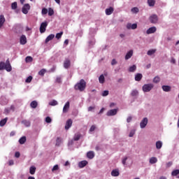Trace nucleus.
<instances>
[{"label": "nucleus", "mask_w": 179, "mask_h": 179, "mask_svg": "<svg viewBox=\"0 0 179 179\" xmlns=\"http://www.w3.org/2000/svg\"><path fill=\"white\" fill-rule=\"evenodd\" d=\"M111 65H117V60H115V59L112 60Z\"/></svg>", "instance_id": "nucleus-57"}, {"label": "nucleus", "mask_w": 179, "mask_h": 179, "mask_svg": "<svg viewBox=\"0 0 179 179\" xmlns=\"http://www.w3.org/2000/svg\"><path fill=\"white\" fill-rule=\"evenodd\" d=\"M79 139H80V134H75L73 140L79 141Z\"/></svg>", "instance_id": "nucleus-51"}, {"label": "nucleus", "mask_w": 179, "mask_h": 179, "mask_svg": "<svg viewBox=\"0 0 179 179\" xmlns=\"http://www.w3.org/2000/svg\"><path fill=\"white\" fill-rule=\"evenodd\" d=\"M59 166H58V164H56L52 169V171H57V170H59Z\"/></svg>", "instance_id": "nucleus-53"}, {"label": "nucleus", "mask_w": 179, "mask_h": 179, "mask_svg": "<svg viewBox=\"0 0 179 179\" xmlns=\"http://www.w3.org/2000/svg\"><path fill=\"white\" fill-rule=\"evenodd\" d=\"M136 71V65H133L129 68V72H135Z\"/></svg>", "instance_id": "nucleus-35"}, {"label": "nucleus", "mask_w": 179, "mask_h": 179, "mask_svg": "<svg viewBox=\"0 0 179 179\" xmlns=\"http://www.w3.org/2000/svg\"><path fill=\"white\" fill-rule=\"evenodd\" d=\"M132 121V117L131 116H129L127 119V122L129 123Z\"/></svg>", "instance_id": "nucleus-58"}, {"label": "nucleus", "mask_w": 179, "mask_h": 179, "mask_svg": "<svg viewBox=\"0 0 179 179\" xmlns=\"http://www.w3.org/2000/svg\"><path fill=\"white\" fill-rule=\"evenodd\" d=\"M49 106H58V101H57L56 100H52V101L49 102Z\"/></svg>", "instance_id": "nucleus-39"}, {"label": "nucleus", "mask_w": 179, "mask_h": 179, "mask_svg": "<svg viewBox=\"0 0 179 179\" xmlns=\"http://www.w3.org/2000/svg\"><path fill=\"white\" fill-rule=\"evenodd\" d=\"M29 173L30 174H31L32 176L34 174H35L36 173V167L34 166H32L29 168Z\"/></svg>", "instance_id": "nucleus-32"}, {"label": "nucleus", "mask_w": 179, "mask_h": 179, "mask_svg": "<svg viewBox=\"0 0 179 179\" xmlns=\"http://www.w3.org/2000/svg\"><path fill=\"white\" fill-rule=\"evenodd\" d=\"M52 122V119H51V117L48 116L45 117V122H47V124H51Z\"/></svg>", "instance_id": "nucleus-47"}, {"label": "nucleus", "mask_w": 179, "mask_h": 179, "mask_svg": "<svg viewBox=\"0 0 179 179\" xmlns=\"http://www.w3.org/2000/svg\"><path fill=\"white\" fill-rule=\"evenodd\" d=\"M110 92H108V90H105L102 92L101 96H103V97H106V96H108Z\"/></svg>", "instance_id": "nucleus-50"}, {"label": "nucleus", "mask_w": 179, "mask_h": 179, "mask_svg": "<svg viewBox=\"0 0 179 179\" xmlns=\"http://www.w3.org/2000/svg\"><path fill=\"white\" fill-rule=\"evenodd\" d=\"M15 157L19 158L20 157V152H16L15 154Z\"/></svg>", "instance_id": "nucleus-60"}, {"label": "nucleus", "mask_w": 179, "mask_h": 179, "mask_svg": "<svg viewBox=\"0 0 179 179\" xmlns=\"http://www.w3.org/2000/svg\"><path fill=\"white\" fill-rule=\"evenodd\" d=\"M69 107H70V103L69 101H67L63 107L64 114H66V113H68V111H69Z\"/></svg>", "instance_id": "nucleus-13"}, {"label": "nucleus", "mask_w": 179, "mask_h": 179, "mask_svg": "<svg viewBox=\"0 0 179 179\" xmlns=\"http://www.w3.org/2000/svg\"><path fill=\"white\" fill-rule=\"evenodd\" d=\"M48 26V22H42L40 26V33H45V30Z\"/></svg>", "instance_id": "nucleus-7"}, {"label": "nucleus", "mask_w": 179, "mask_h": 179, "mask_svg": "<svg viewBox=\"0 0 179 179\" xmlns=\"http://www.w3.org/2000/svg\"><path fill=\"white\" fill-rule=\"evenodd\" d=\"M5 69L7 72H10L12 71V66L9 62V59L6 61V63L3 62H0V71H3Z\"/></svg>", "instance_id": "nucleus-1"}, {"label": "nucleus", "mask_w": 179, "mask_h": 179, "mask_svg": "<svg viewBox=\"0 0 179 179\" xmlns=\"http://www.w3.org/2000/svg\"><path fill=\"white\" fill-rule=\"evenodd\" d=\"M130 94L132 97H136V96H139V91L138 90H133Z\"/></svg>", "instance_id": "nucleus-19"}, {"label": "nucleus", "mask_w": 179, "mask_h": 179, "mask_svg": "<svg viewBox=\"0 0 179 179\" xmlns=\"http://www.w3.org/2000/svg\"><path fill=\"white\" fill-rule=\"evenodd\" d=\"M117 111V109H111L107 112L106 115L108 117H112L113 115H116Z\"/></svg>", "instance_id": "nucleus-9"}, {"label": "nucleus", "mask_w": 179, "mask_h": 179, "mask_svg": "<svg viewBox=\"0 0 179 179\" xmlns=\"http://www.w3.org/2000/svg\"><path fill=\"white\" fill-rule=\"evenodd\" d=\"M105 12L106 15H110L114 12V8L113 7H110L109 8H106Z\"/></svg>", "instance_id": "nucleus-18"}, {"label": "nucleus", "mask_w": 179, "mask_h": 179, "mask_svg": "<svg viewBox=\"0 0 179 179\" xmlns=\"http://www.w3.org/2000/svg\"><path fill=\"white\" fill-rule=\"evenodd\" d=\"M96 129V126L92 125L90 129V132H93Z\"/></svg>", "instance_id": "nucleus-54"}, {"label": "nucleus", "mask_w": 179, "mask_h": 179, "mask_svg": "<svg viewBox=\"0 0 179 179\" xmlns=\"http://www.w3.org/2000/svg\"><path fill=\"white\" fill-rule=\"evenodd\" d=\"M22 124L25 125V127H30V125H31L30 121L26 120H22Z\"/></svg>", "instance_id": "nucleus-33"}, {"label": "nucleus", "mask_w": 179, "mask_h": 179, "mask_svg": "<svg viewBox=\"0 0 179 179\" xmlns=\"http://www.w3.org/2000/svg\"><path fill=\"white\" fill-rule=\"evenodd\" d=\"M55 37V35L51 34H50L45 39V43H48L49 41H51Z\"/></svg>", "instance_id": "nucleus-27"}, {"label": "nucleus", "mask_w": 179, "mask_h": 179, "mask_svg": "<svg viewBox=\"0 0 179 179\" xmlns=\"http://www.w3.org/2000/svg\"><path fill=\"white\" fill-rule=\"evenodd\" d=\"M142 78H143V76H142L141 73H137V74H136V76H135V80H136V82H140V80H142Z\"/></svg>", "instance_id": "nucleus-24"}, {"label": "nucleus", "mask_w": 179, "mask_h": 179, "mask_svg": "<svg viewBox=\"0 0 179 179\" xmlns=\"http://www.w3.org/2000/svg\"><path fill=\"white\" fill-rule=\"evenodd\" d=\"M156 30H157V29L156 28V27H150V28L146 31V34H153V33H156Z\"/></svg>", "instance_id": "nucleus-11"}, {"label": "nucleus", "mask_w": 179, "mask_h": 179, "mask_svg": "<svg viewBox=\"0 0 179 179\" xmlns=\"http://www.w3.org/2000/svg\"><path fill=\"white\" fill-rule=\"evenodd\" d=\"M62 34H64V32H62V31L57 33L56 34V38H57V40H59V38H61V37H62Z\"/></svg>", "instance_id": "nucleus-46"}, {"label": "nucleus", "mask_w": 179, "mask_h": 179, "mask_svg": "<svg viewBox=\"0 0 179 179\" xmlns=\"http://www.w3.org/2000/svg\"><path fill=\"white\" fill-rule=\"evenodd\" d=\"M138 28V24H131V23H127V29L128 30H135L136 29Z\"/></svg>", "instance_id": "nucleus-8"}, {"label": "nucleus", "mask_w": 179, "mask_h": 179, "mask_svg": "<svg viewBox=\"0 0 179 179\" xmlns=\"http://www.w3.org/2000/svg\"><path fill=\"white\" fill-rule=\"evenodd\" d=\"M33 80V77L31 76H29L27 79L25 80L26 83H30Z\"/></svg>", "instance_id": "nucleus-45"}, {"label": "nucleus", "mask_w": 179, "mask_h": 179, "mask_svg": "<svg viewBox=\"0 0 179 179\" xmlns=\"http://www.w3.org/2000/svg\"><path fill=\"white\" fill-rule=\"evenodd\" d=\"M96 43V41L94 39H92V41H90V45H94Z\"/></svg>", "instance_id": "nucleus-56"}, {"label": "nucleus", "mask_w": 179, "mask_h": 179, "mask_svg": "<svg viewBox=\"0 0 179 179\" xmlns=\"http://www.w3.org/2000/svg\"><path fill=\"white\" fill-rule=\"evenodd\" d=\"M48 12L49 16H52V15H54V10L52 8H49Z\"/></svg>", "instance_id": "nucleus-42"}, {"label": "nucleus", "mask_w": 179, "mask_h": 179, "mask_svg": "<svg viewBox=\"0 0 179 179\" xmlns=\"http://www.w3.org/2000/svg\"><path fill=\"white\" fill-rule=\"evenodd\" d=\"M8 164H9V166H13V164H14L13 160H10L8 162Z\"/></svg>", "instance_id": "nucleus-62"}, {"label": "nucleus", "mask_w": 179, "mask_h": 179, "mask_svg": "<svg viewBox=\"0 0 179 179\" xmlns=\"http://www.w3.org/2000/svg\"><path fill=\"white\" fill-rule=\"evenodd\" d=\"M92 110H94V107H93V106H90V107L88 108V111H92Z\"/></svg>", "instance_id": "nucleus-64"}, {"label": "nucleus", "mask_w": 179, "mask_h": 179, "mask_svg": "<svg viewBox=\"0 0 179 179\" xmlns=\"http://www.w3.org/2000/svg\"><path fill=\"white\" fill-rule=\"evenodd\" d=\"M149 20L152 24H156L159 22V17L156 14H152L150 16Z\"/></svg>", "instance_id": "nucleus-4"}, {"label": "nucleus", "mask_w": 179, "mask_h": 179, "mask_svg": "<svg viewBox=\"0 0 179 179\" xmlns=\"http://www.w3.org/2000/svg\"><path fill=\"white\" fill-rule=\"evenodd\" d=\"M5 16L3 15H0V29L3 26V23H5Z\"/></svg>", "instance_id": "nucleus-22"}, {"label": "nucleus", "mask_w": 179, "mask_h": 179, "mask_svg": "<svg viewBox=\"0 0 179 179\" xmlns=\"http://www.w3.org/2000/svg\"><path fill=\"white\" fill-rule=\"evenodd\" d=\"M45 72V69H43L38 72V75H40V76H44Z\"/></svg>", "instance_id": "nucleus-44"}, {"label": "nucleus", "mask_w": 179, "mask_h": 179, "mask_svg": "<svg viewBox=\"0 0 179 179\" xmlns=\"http://www.w3.org/2000/svg\"><path fill=\"white\" fill-rule=\"evenodd\" d=\"M154 87L155 85H153L152 83L145 84L142 87V90L144 93H149V92H150Z\"/></svg>", "instance_id": "nucleus-3"}, {"label": "nucleus", "mask_w": 179, "mask_h": 179, "mask_svg": "<svg viewBox=\"0 0 179 179\" xmlns=\"http://www.w3.org/2000/svg\"><path fill=\"white\" fill-rule=\"evenodd\" d=\"M74 88L76 90H80V92H83L85 89H86V81L85 80L81 79L79 83H78Z\"/></svg>", "instance_id": "nucleus-2"}, {"label": "nucleus", "mask_w": 179, "mask_h": 179, "mask_svg": "<svg viewBox=\"0 0 179 179\" xmlns=\"http://www.w3.org/2000/svg\"><path fill=\"white\" fill-rule=\"evenodd\" d=\"M7 121H8V117H5L4 119H2L0 121V127H4Z\"/></svg>", "instance_id": "nucleus-29"}, {"label": "nucleus", "mask_w": 179, "mask_h": 179, "mask_svg": "<svg viewBox=\"0 0 179 179\" xmlns=\"http://www.w3.org/2000/svg\"><path fill=\"white\" fill-rule=\"evenodd\" d=\"M132 13H139V8L138 7H134L131 8Z\"/></svg>", "instance_id": "nucleus-40"}, {"label": "nucleus", "mask_w": 179, "mask_h": 179, "mask_svg": "<svg viewBox=\"0 0 179 179\" xmlns=\"http://www.w3.org/2000/svg\"><path fill=\"white\" fill-rule=\"evenodd\" d=\"M132 55H134V50H131L129 52H127V53L126 54L124 57V59L127 61V59H129L130 58H131Z\"/></svg>", "instance_id": "nucleus-14"}, {"label": "nucleus", "mask_w": 179, "mask_h": 179, "mask_svg": "<svg viewBox=\"0 0 179 179\" xmlns=\"http://www.w3.org/2000/svg\"><path fill=\"white\" fill-rule=\"evenodd\" d=\"M29 10H30V4H24L22 8V13H24V15H27L29 13Z\"/></svg>", "instance_id": "nucleus-5"}, {"label": "nucleus", "mask_w": 179, "mask_h": 179, "mask_svg": "<svg viewBox=\"0 0 179 179\" xmlns=\"http://www.w3.org/2000/svg\"><path fill=\"white\" fill-rule=\"evenodd\" d=\"M72 119H69L66 122V124H65V129L66 131H68V129H69V128H71V127H72Z\"/></svg>", "instance_id": "nucleus-10"}, {"label": "nucleus", "mask_w": 179, "mask_h": 179, "mask_svg": "<svg viewBox=\"0 0 179 179\" xmlns=\"http://www.w3.org/2000/svg\"><path fill=\"white\" fill-rule=\"evenodd\" d=\"M42 15H47L48 13V9L43 8L41 11Z\"/></svg>", "instance_id": "nucleus-52"}, {"label": "nucleus", "mask_w": 179, "mask_h": 179, "mask_svg": "<svg viewBox=\"0 0 179 179\" xmlns=\"http://www.w3.org/2000/svg\"><path fill=\"white\" fill-rule=\"evenodd\" d=\"M30 106L31 108H37L38 103H37V101H33L31 102Z\"/></svg>", "instance_id": "nucleus-25"}, {"label": "nucleus", "mask_w": 179, "mask_h": 179, "mask_svg": "<svg viewBox=\"0 0 179 179\" xmlns=\"http://www.w3.org/2000/svg\"><path fill=\"white\" fill-rule=\"evenodd\" d=\"M11 8L15 10V9H17V2L15 1L13 3H11Z\"/></svg>", "instance_id": "nucleus-37"}, {"label": "nucleus", "mask_w": 179, "mask_h": 179, "mask_svg": "<svg viewBox=\"0 0 179 179\" xmlns=\"http://www.w3.org/2000/svg\"><path fill=\"white\" fill-rule=\"evenodd\" d=\"M19 143L20 145H24L26 143V136H22L19 139Z\"/></svg>", "instance_id": "nucleus-28"}, {"label": "nucleus", "mask_w": 179, "mask_h": 179, "mask_svg": "<svg viewBox=\"0 0 179 179\" xmlns=\"http://www.w3.org/2000/svg\"><path fill=\"white\" fill-rule=\"evenodd\" d=\"M148 121H149V120L148 119V117H144L141 120V122H140V127L141 128V129L146 128V125H148Z\"/></svg>", "instance_id": "nucleus-6"}, {"label": "nucleus", "mask_w": 179, "mask_h": 179, "mask_svg": "<svg viewBox=\"0 0 179 179\" xmlns=\"http://www.w3.org/2000/svg\"><path fill=\"white\" fill-rule=\"evenodd\" d=\"M64 166H71V163L69 162V161H66L64 164Z\"/></svg>", "instance_id": "nucleus-61"}, {"label": "nucleus", "mask_w": 179, "mask_h": 179, "mask_svg": "<svg viewBox=\"0 0 179 179\" xmlns=\"http://www.w3.org/2000/svg\"><path fill=\"white\" fill-rule=\"evenodd\" d=\"M171 64H176V59L172 57L171 59Z\"/></svg>", "instance_id": "nucleus-63"}, {"label": "nucleus", "mask_w": 179, "mask_h": 179, "mask_svg": "<svg viewBox=\"0 0 179 179\" xmlns=\"http://www.w3.org/2000/svg\"><path fill=\"white\" fill-rule=\"evenodd\" d=\"M135 132H136L135 129L131 130V131L129 134V138H132L135 135Z\"/></svg>", "instance_id": "nucleus-49"}, {"label": "nucleus", "mask_w": 179, "mask_h": 179, "mask_svg": "<svg viewBox=\"0 0 179 179\" xmlns=\"http://www.w3.org/2000/svg\"><path fill=\"white\" fill-rule=\"evenodd\" d=\"M162 90L166 92H171V87L170 85H163Z\"/></svg>", "instance_id": "nucleus-17"}, {"label": "nucleus", "mask_w": 179, "mask_h": 179, "mask_svg": "<svg viewBox=\"0 0 179 179\" xmlns=\"http://www.w3.org/2000/svg\"><path fill=\"white\" fill-rule=\"evenodd\" d=\"M150 164H155L157 163V158L152 157L150 159Z\"/></svg>", "instance_id": "nucleus-30"}, {"label": "nucleus", "mask_w": 179, "mask_h": 179, "mask_svg": "<svg viewBox=\"0 0 179 179\" xmlns=\"http://www.w3.org/2000/svg\"><path fill=\"white\" fill-rule=\"evenodd\" d=\"M148 3L149 6H155V4L156 3V1L155 0H148Z\"/></svg>", "instance_id": "nucleus-34"}, {"label": "nucleus", "mask_w": 179, "mask_h": 179, "mask_svg": "<svg viewBox=\"0 0 179 179\" xmlns=\"http://www.w3.org/2000/svg\"><path fill=\"white\" fill-rule=\"evenodd\" d=\"M87 157H88V159H93L94 157V152L93 151H90L87 153Z\"/></svg>", "instance_id": "nucleus-23"}, {"label": "nucleus", "mask_w": 179, "mask_h": 179, "mask_svg": "<svg viewBox=\"0 0 179 179\" xmlns=\"http://www.w3.org/2000/svg\"><path fill=\"white\" fill-rule=\"evenodd\" d=\"M155 146H156V149L160 150V148H162L163 146V142H162L161 141H157L155 143Z\"/></svg>", "instance_id": "nucleus-20"}, {"label": "nucleus", "mask_w": 179, "mask_h": 179, "mask_svg": "<svg viewBox=\"0 0 179 179\" xmlns=\"http://www.w3.org/2000/svg\"><path fill=\"white\" fill-rule=\"evenodd\" d=\"M20 43L22 45H24L27 43V38L25 35H22L20 38Z\"/></svg>", "instance_id": "nucleus-12"}, {"label": "nucleus", "mask_w": 179, "mask_h": 179, "mask_svg": "<svg viewBox=\"0 0 179 179\" xmlns=\"http://www.w3.org/2000/svg\"><path fill=\"white\" fill-rule=\"evenodd\" d=\"M69 66H71V61L67 59L64 63V67L65 68V69H68V68H69Z\"/></svg>", "instance_id": "nucleus-26"}, {"label": "nucleus", "mask_w": 179, "mask_h": 179, "mask_svg": "<svg viewBox=\"0 0 179 179\" xmlns=\"http://www.w3.org/2000/svg\"><path fill=\"white\" fill-rule=\"evenodd\" d=\"M99 83H104L106 82V78H104V75H101L99 78Z\"/></svg>", "instance_id": "nucleus-31"}, {"label": "nucleus", "mask_w": 179, "mask_h": 179, "mask_svg": "<svg viewBox=\"0 0 179 179\" xmlns=\"http://www.w3.org/2000/svg\"><path fill=\"white\" fill-rule=\"evenodd\" d=\"M26 62H31L33 61V57L28 56L25 58Z\"/></svg>", "instance_id": "nucleus-48"}, {"label": "nucleus", "mask_w": 179, "mask_h": 179, "mask_svg": "<svg viewBox=\"0 0 179 179\" xmlns=\"http://www.w3.org/2000/svg\"><path fill=\"white\" fill-rule=\"evenodd\" d=\"M56 82L57 83H61V77H57Z\"/></svg>", "instance_id": "nucleus-59"}, {"label": "nucleus", "mask_w": 179, "mask_h": 179, "mask_svg": "<svg viewBox=\"0 0 179 179\" xmlns=\"http://www.w3.org/2000/svg\"><path fill=\"white\" fill-rule=\"evenodd\" d=\"M156 52V49H151L147 52V55L149 56L153 55Z\"/></svg>", "instance_id": "nucleus-36"}, {"label": "nucleus", "mask_w": 179, "mask_h": 179, "mask_svg": "<svg viewBox=\"0 0 179 179\" xmlns=\"http://www.w3.org/2000/svg\"><path fill=\"white\" fill-rule=\"evenodd\" d=\"M159 82H160V77H159V76L155 77L154 79H153V83H159Z\"/></svg>", "instance_id": "nucleus-43"}, {"label": "nucleus", "mask_w": 179, "mask_h": 179, "mask_svg": "<svg viewBox=\"0 0 179 179\" xmlns=\"http://www.w3.org/2000/svg\"><path fill=\"white\" fill-rule=\"evenodd\" d=\"M111 176L112 177H118V176H120V171L118 169H113L111 171Z\"/></svg>", "instance_id": "nucleus-16"}, {"label": "nucleus", "mask_w": 179, "mask_h": 179, "mask_svg": "<svg viewBox=\"0 0 179 179\" xmlns=\"http://www.w3.org/2000/svg\"><path fill=\"white\" fill-rule=\"evenodd\" d=\"M178 174H179V169H176V170L173 171L171 173V176H173V177L178 176Z\"/></svg>", "instance_id": "nucleus-38"}, {"label": "nucleus", "mask_w": 179, "mask_h": 179, "mask_svg": "<svg viewBox=\"0 0 179 179\" xmlns=\"http://www.w3.org/2000/svg\"><path fill=\"white\" fill-rule=\"evenodd\" d=\"M127 160H128V157H124V158H122V163L123 166H127Z\"/></svg>", "instance_id": "nucleus-41"}, {"label": "nucleus", "mask_w": 179, "mask_h": 179, "mask_svg": "<svg viewBox=\"0 0 179 179\" xmlns=\"http://www.w3.org/2000/svg\"><path fill=\"white\" fill-rule=\"evenodd\" d=\"M73 141L75 140L74 139L70 140L68 143V146H72V145H73Z\"/></svg>", "instance_id": "nucleus-55"}, {"label": "nucleus", "mask_w": 179, "mask_h": 179, "mask_svg": "<svg viewBox=\"0 0 179 179\" xmlns=\"http://www.w3.org/2000/svg\"><path fill=\"white\" fill-rule=\"evenodd\" d=\"M87 166V161H81L78 163V167L80 169H83V167H86Z\"/></svg>", "instance_id": "nucleus-15"}, {"label": "nucleus", "mask_w": 179, "mask_h": 179, "mask_svg": "<svg viewBox=\"0 0 179 179\" xmlns=\"http://www.w3.org/2000/svg\"><path fill=\"white\" fill-rule=\"evenodd\" d=\"M61 145H62V138H61L60 137H57L56 139V143H55V146H61Z\"/></svg>", "instance_id": "nucleus-21"}]
</instances>
